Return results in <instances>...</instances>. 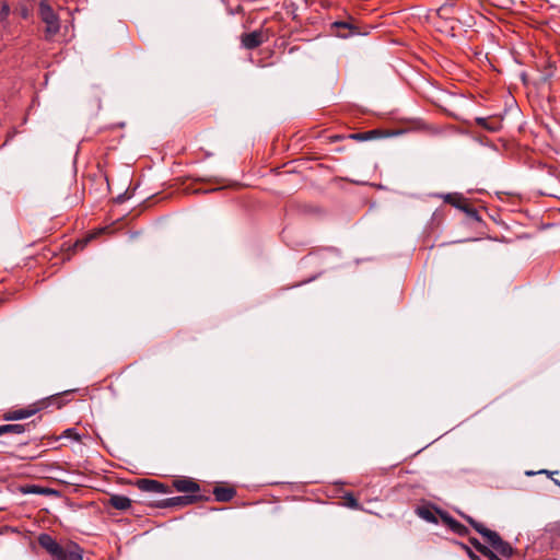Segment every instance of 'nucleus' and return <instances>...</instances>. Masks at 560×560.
<instances>
[{
  "mask_svg": "<svg viewBox=\"0 0 560 560\" xmlns=\"http://www.w3.org/2000/svg\"><path fill=\"white\" fill-rule=\"evenodd\" d=\"M460 515L491 546L492 549L487 547L481 553L483 557L488 560H502V558L509 559L513 556V547L503 540L497 532L487 528L482 523L477 522L469 515L463 513Z\"/></svg>",
  "mask_w": 560,
  "mask_h": 560,
  "instance_id": "f257e3e1",
  "label": "nucleus"
},
{
  "mask_svg": "<svg viewBox=\"0 0 560 560\" xmlns=\"http://www.w3.org/2000/svg\"><path fill=\"white\" fill-rule=\"evenodd\" d=\"M37 541L51 560H83V549L72 540L59 544L51 535L43 533Z\"/></svg>",
  "mask_w": 560,
  "mask_h": 560,
  "instance_id": "f03ea898",
  "label": "nucleus"
},
{
  "mask_svg": "<svg viewBox=\"0 0 560 560\" xmlns=\"http://www.w3.org/2000/svg\"><path fill=\"white\" fill-rule=\"evenodd\" d=\"M38 16L45 23V39L51 40L60 31V19L47 0H40L38 4Z\"/></svg>",
  "mask_w": 560,
  "mask_h": 560,
  "instance_id": "7ed1b4c3",
  "label": "nucleus"
},
{
  "mask_svg": "<svg viewBox=\"0 0 560 560\" xmlns=\"http://www.w3.org/2000/svg\"><path fill=\"white\" fill-rule=\"evenodd\" d=\"M444 202L464 211L469 218L479 220V213L468 200L459 192H452L442 196Z\"/></svg>",
  "mask_w": 560,
  "mask_h": 560,
  "instance_id": "20e7f679",
  "label": "nucleus"
},
{
  "mask_svg": "<svg viewBox=\"0 0 560 560\" xmlns=\"http://www.w3.org/2000/svg\"><path fill=\"white\" fill-rule=\"evenodd\" d=\"M209 497L202 494H184L173 498H167L160 501L156 506L161 509L173 508V506H186L194 504L199 501H208Z\"/></svg>",
  "mask_w": 560,
  "mask_h": 560,
  "instance_id": "39448f33",
  "label": "nucleus"
},
{
  "mask_svg": "<svg viewBox=\"0 0 560 560\" xmlns=\"http://www.w3.org/2000/svg\"><path fill=\"white\" fill-rule=\"evenodd\" d=\"M136 486L138 487V489H140L141 491H144V492H154V493H170L171 492V489L168 488V486H166L155 479H148V478L138 479L136 481Z\"/></svg>",
  "mask_w": 560,
  "mask_h": 560,
  "instance_id": "423d86ee",
  "label": "nucleus"
},
{
  "mask_svg": "<svg viewBox=\"0 0 560 560\" xmlns=\"http://www.w3.org/2000/svg\"><path fill=\"white\" fill-rule=\"evenodd\" d=\"M173 487L176 491L186 494H199L200 486L197 481L189 477H182L173 481Z\"/></svg>",
  "mask_w": 560,
  "mask_h": 560,
  "instance_id": "0eeeda50",
  "label": "nucleus"
},
{
  "mask_svg": "<svg viewBox=\"0 0 560 560\" xmlns=\"http://www.w3.org/2000/svg\"><path fill=\"white\" fill-rule=\"evenodd\" d=\"M440 517L444 525H446L454 534L466 537L469 535V529L458 521H456L453 516H451L448 513L439 511Z\"/></svg>",
  "mask_w": 560,
  "mask_h": 560,
  "instance_id": "6e6552de",
  "label": "nucleus"
},
{
  "mask_svg": "<svg viewBox=\"0 0 560 560\" xmlns=\"http://www.w3.org/2000/svg\"><path fill=\"white\" fill-rule=\"evenodd\" d=\"M265 40L266 38L261 30H256L254 32L244 33L241 35L242 46L249 50L259 47Z\"/></svg>",
  "mask_w": 560,
  "mask_h": 560,
  "instance_id": "1a4fd4ad",
  "label": "nucleus"
},
{
  "mask_svg": "<svg viewBox=\"0 0 560 560\" xmlns=\"http://www.w3.org/2000/svg\"><path fill=\"white\" fill-rule=\"evenodd\" d=\"M476 124L489 132H498L502 129L503 118L501 116L476 117Z\"/></svg>",
  "mask_w": 560,
  "mask_h": 560,
  "instance_id": "9d476101",
  "label": "nucleus"
},
{
  "mask_svg": "<svg viewBox=\"0 0 560 560\" xmlns=\"http://www.w3.org/2000/svg\"><path fill=\"white\" fill-rule=\"evenodd\" d=\"M38 410L39 408L28 406L27 408H21L5 412L3 415V419L7 421L22 420L34 416Z\"/></svg>",
  "mask_w": 560,
  "mask_h": 560,
  "instance_id": "9b49d317",
  "label": "nucleus"
},
{
  "mask_svg": "<svg viewBox=\"0 0 560 560\" xmlns=\"http://www.w3.org/2000/svg\"><path fill=\"white\" fill-rule=\"evenodd\" d=\"M332 27L336 28V35L342 38L359 34L357 27L349 22L338 21L332 24Z\"/></svg>",
  "mask_w": 560,
  "mask_h": 560,
  "instance_id": "f8f14e48",
  "label": "nucleus"
},
{
  "mask_svg": "<svg viewBox=\"0 0 560 560\" xmlns=\"http://www.w3.org/2000/svg\"><path fill=\"white\" fill-rule=\"evenodd\" d=\"M213 495L218 502H230L236 495V490L233 487H214Z\"/></svg>",
  "mask_w": 560,
  "mask_h": 560,
  "instance_id": "ddd939ff",
  "label": "nucleus"
},
{
  "mask_svg": "<svg viewBox=\"0 0 560 560\" xmlns=\"http://www.w3.org/2000/svg\"><path fill=\"white\" fill-rule=\"evenodd\" d=\"M108 505L116 510L125 511L131 506V500L126 495L112 494L108 499Z\"/></svg>",
  "mask_w": 560,
  "mask_h": 560,
  "instance_id": "4468645a",
  "label": "nucleus"
},
{
  "mask_svg": "<svg viewBox=\"0 0 560 560\" xmlns=\"http://www.w3.org/2000/svg\"><path fill=\"white\" fill-rule=\"evenodd\" d=\"M28 424H3L0 425V436L3 434H22L30 428Z\"/></svg>",
  "mask_w": 560,
  "mask_h": 560,
  "instance_id": "2eb2a0df",
  "label": "nucleus"
},
{
  "mask_svg": "<svg viewBox=\"0 0 560 560\" xmlns=\"http://www.w3.org/2000/svg\"><path fill=\"white\" fill-rule=\"evenodd\" d=\"M416 513L419 517H421L422 520H424L429 523L438 524V522H439L438 517L435 515V512L431 508L418 506L416 509Z\"/></svg>",
  "mask_w": 560,
  "mask_h": 560,
  "instance_id": "dca6fc26",
  "label": "nucleus"
},
{
  "mask_svg": "<svg viewBox=\"0 0 560 560\" xmlns=\"http://www.w3.org/2000/svg\"><path fill=\"white\" fill-rule=\"evenodd\" d=\"M345 501V505L352 510H362V505L359 503V501L355 499L352 492H346L342 497Z\"/></svg>",
  "mask_w": 560,
  "mask_h": 560,
  "instance_id": "f3484780",
  "label": "nucleus"
},
{
  "mask_svg": "<svg viewBox=\"0 0 560 560\" xmlns=\"http://www.w3.org/2000/svg\"><path fill=\"white\" fill-rule=\"evenodd\" d=\"M377 133V130H370L366 132H358L350 135L351 139L358 140V141H366L373 139Z\"/></svg>",
  "mask_w": 560,
  "mask_h": 560,
  "instance_id": "a211bd4d",
  "label": "nucleus"
},
{
  "mask_svg": "<svg viewBox=\"0 0 560 560\" xmlns=\"http://www.w3.org/2000/svg\"><path fill=\"white\" fill-rule=\"evenodd\" d=\"M10 5L7 1L1 2V9H0V23L7 22L9 15H10Z\"/></svg>",
  "mask_w": 560,
  "mask_h": 560,
  "instance_id": "6ab92c4d",
  "label": "nucleus"
},
{
  "mask_svg": "<svg viewBox=\"0 0 560 560\" xmlns=\"http://www.w3.org/2000/svg\"><path fill=\"white\" fill-rule=\"evenodd\" d=\"M547 532L551 535L552 538L560 539V521L549 524Z\"/></svg>",
  "mask_w": 560,
  "mask_h": 560,
  "instance_id": "aec40b11",
  "label": "nucleus"
},
{
  "mask_svg": "<svg viewBox=\"0 0 560 560\" xmlns=\"http://www.w3.org/2000/svg\"><path fill=\"white\" fill-rule=\"evenodd\" d=\"M469 542L480 553H482L485 551V549L487 548V546L481 544L476 537H469Z\"/></svg>",
  "mask_w": 560,
  "mask_h": 560,
  "instance_id": "412c9836",
  "label": "nucleus"
},
{
  "mask_svg": "<svg viewBox=\"0 0 560 560\" xmlns=\"http://www.w3.org/2000/svg\"><path fill=\"white\" fill-rule=\"evenodd\" d=\"M467 553V556L470 558V560H480V558L465 544L457 542Z\"/></svg>",
  "mask_w": 560,
  "mask_h": 560,
  "instance_id": "4be33fe9",
  "label": "nucleus"
},
{
  "mask_svg": "<svg viewBox=\"0 0 560 560\" xmlns=\"http://www.w3.org/2000/svg\"><path fill=\"white\" fill-rule=\"evenodd\" d=\"M450 10H451V5L448 3H445L442 7H440V9L438 10V13L440 16H446L448 14Z\"/></svg>",
  "mask_w": 560,
  "mask_h": 560,
  "instance_id": "5701e85b",
  "label": "nucleus"
},
{
  "mask_svg": "<svg viewBox=\"0 0 560 560\" xmlns=\"http://www.w3.org/2000/svg\"><path fill=\"white\" fill-rule=\"evenodd\" d=\"M65 436H68V438H73L75 439L77 441L80 440V436L79 434L75 432L74 429H67L65 432Z\"/></svg>",
  "mask_w": 560,
  "mask_h": 560,
  "instance_id": "b1692460",
  "label": "nucleus"
},
{
  "mask_svg": "<svg viewBox=\"0 0 560 560\" xmlns=\"http://www.w3.org/2000/svg\"><path fill=\"white\" fill-rule=\"evenodd\" d=\"M51 399H52L54 404L57 405L58 408H60L63 405L60 395L52 396Z\"/></svg>",
  "mask_w": 560,
  "mask_h": 560,
  "instance_id": "393cba45",
  "label": "nucleus"
},
{
  "mask_svg": "<svg viewBox=\"0 0 560 560\" xmlns=\"http://www.w3.org/2000/svg\"><path fill=\"white\" fill-rule=\"evenodd\" d=\"M538 474H546L547 476L552 478V475L558 474V471H550V470L542 469V470L538 471Z\"/></svg>",
  "mask_w": 560,
  "mask_h": 560,
  "instance_id": "a878e982",
  "label": "nucleus"
},
{
  "mask_svg": "<svg viewBox=\"0 0 560 560\" xmlns=\"http://www.w3.org/2000/svg\"><path fill=\"white\" fill-rule=\"evenodd\" d=\"M21 16H22L23 19H27V16H28V10H27L26 8H24V9H22V10H21Z\"/></svg>",
  "mask_w": 560,
  "mask_h": 560,
  "instance_id": "bb28decb",
  "label": "nucleus"
},
{
  "mask_svg": "<svg viewBox=\"0 0 560 560\" xmlns=\"http://www.w3.org/2000/svg\"><path fill=\"white\" fill-rule=\"evenodd\" d=\"M551 479H552V481H553V483H555V485H557L558 487H560V480L555 479V478H551Z\"/></svg>",
  "mask_w": 560,
  "mask_h": 560,
  "instance_id": "cd10ccee",
  "label": "nucleus"
},
{
  "mask_svg": "<svg viewBox=\"0 0 560 560\" xmlns=\"http://www.w3.org/2000/svg\"><path fill=\"white\" fill-rule=\"evenodd\" d=\"M535 474H536L535 471H526V475H527V476H533V475H535Z\"/></svg>",
  "mask_w": 560,
  "mask_h": 560,
  "instance_id": "c85d7f7f",
  "label": "nucleus"
}]
</instances>
